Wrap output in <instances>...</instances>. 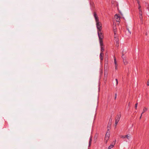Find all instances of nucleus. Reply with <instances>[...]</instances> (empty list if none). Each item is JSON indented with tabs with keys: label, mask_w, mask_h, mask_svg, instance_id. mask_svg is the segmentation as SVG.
Segmentation results:
<instances>
[{
	"label": "nucleus",
	"mask_w": 149,
	"mask_h": 149,
	"mask_svg": "<svg viewBox=\"0 0 149 149\" xmlns=\"http://www.w3.org/2000/svg\"><path fill=\"white\" fill-rule=\"evenodd\" d=\"M93 15L96 22L97 31H101L102 28V23L99 21L98 17L95 13L94 12V13Z\"/></svg>",
	"instance_id": "nucleus-1"
},
{
	"label": "nucleus",
	"mask_w": 149,
	"mask_h": 149,
	"mask_svg": "<svg viewBox=\"0 0 149 149\" xmlns=\"http://www.w3.org/2000/svg\"><path fill=\"white\" fill-rule=\"evenodd\" d=\"M110 137V132L109 131V129H108L107 131V133L106 134L105 137V142L107 143V141L108 140L109 138Z\"/></svg>",
	"instance_id": "nucleus-2"
},
{
	"label": "nucleus",
	"mask_w": 149,
	"mask_h": 149,
	"mask_svg": "<svg viewBox=\"0 0 149 149\" xmlns=\"http://www.w3.org/2000/svg\"><path fill=\"white\" fill-rule=\"evenodd\" d=\"M120 115H117L116 117L115 118V126H116L117 125V124L118 121H119L120 118Z\"/></svg>",
	"instance_id": "nucleus-3"
},
{
	"label": "nucleus",
	"mask_w": 149,
	"mask_h": 149,
	"mask_svg": "<svg viewBox=\"0 0 149 149\" xmlns=\"http://www.w3.org/2000/svg\"><path fill=\"white\" fill-rule=\"evenodd\" d=\"M97 32L99 39H102L104 36L102 33L101 32V31H98Z\"/></svg>",
	"instance_id": "nucleus-4"
},
{
	"label": "nucleus",
	"mask_w": 149,
	"mask_h": 149,
	"mask_svg": "<svg viewBox=\"0 0 149 149\" xmlns=\"http://www.w3.org/2000/svg\"><path fill=\"white\" fill-rule=\"evenodd\" d=\"M114 40H115L116 42V43L118 44V42L119 41V39L118 38L116 34V32L115 31H114Z\"/></svg>",
	"instance_id": "nucleus-5"
},
{
	"label": "nucleus",
	"mask_w": 149,
	"mask_h": 149,
	"mask_svg": "<svg viewBox=\"0 0 149 149\" xmlns=\"http://www.w3.org/2000/svg\"><path fill=\"white\" fill-rule=\"evenodd\" d=\"M116 140H115L113 142L112 144H111L108 148V149H111L112 148L113 146L116 143Z\"/></svg>",
	"instance_id": "nucleus-6"
},
{
	"label": "nucleus",
	"mask_w": 149,
	"mask_h": 149,
	"mask_svg": "<svg viewBox=\"0 0 149 149\" xmlns=\"http://www.w3.org/2000/svg\"><path fill=\"white\" fill-rule=\"evenodd\" d=\"M112 121V119L111 118L110 119L109 122V123H108V127H107L108 130V129H109V130L110 127L111 125Z\"/></svg>",
	"instance_id": "nucleus-7"
},
{
	"label": "nucleus",
	"mask_w": 149,
	"mask_h": 149,
	"mask_svg": "<svg viewBox=\"0 0 149 149\" xmlns=\"http://www.w3.org/2000/svg\"><path fill=\"white\" fill-rule=\"evenodd\" d=\"M122 58L123 59V61L124 64L126 65L127 64V62L126 61V60L125 57L122 56Z\"/></svg>",
	"instance_id": "nucleus-8"
},
{
	"label": "nucleus",
	"mask_w": 149,
	"mask_h": 149,
	"mask_svg": "<svg viewBox=\"0 0 149 149\" xmlns=\"http://www.w3.org/2000/svg\"><path fill=\"white\" fill-rule=\"evenodd\" d=\"M115 17L116 19V20L117 22H119L120 18L117 15H116L115 16Z\"/></svg>",
	"instance_id": "nucleus-9"
},
{
	"label": "nucleus",
	"mask_w": 149,
	"mask_h": 149,
	"mask_svg": "<svg viewBox=\"0 0 149 149\" xmlns=\"http://www.w3.org/2000/svg\"><path fill=\"white\" fill-rule=\"evenodd\" d=\"M107 72L106 71H105L104 72V79L106 80L107 78Z\"/></svg>",
	"instance_id": "nucleus-10"
},
{
	"label": "nucleus",
	"mask_w": 149,
	"mask_h": 149,
	"mask_svg": "<svg viewBox=\"0 0 149 149\" xmlns=\"http://www.w3.org/2000/svg\"><path fill=\"white\" fill-rule=\"evenodd\" d=\"M126 138H127L128 140H130L131 139V135L130 134H128L126 135Z\"/></svg>",
	"instance_id": "nucleus-11"
},
{
	"label": "nucleus",
	"mask_w": 149,
	"mask_h": 149,
	"mask_svg": "<svg viewBox=\"0 0 149 149\" xmlns=\"http://www.w3.org/2000/svg\"><path fill=\"white\" fill-rule=\"evenodd\" d=\"M104 54L102 52H101L100 54V56L101 60H102L103 58Z\"/></svg>",
	"instance_id": "nucleus-12"
},
{
	"label": "nucleus",
	"mask_w": 149,
	"mask_h": 149,
	"mask_svg": "<svg viewBox=\"0 0 149 149\" xmlns=\"http://www.w3.org/2000/svg\"><path fill=\"white\" fill-rule=\"evenodd\" d=\"M148 110V108L146 107H144L143 109V112H142V114L143 113H144L146 111Z\"/></svg>",
	"instance_id": "nucleus-13"
},
{
	"label": "nucleus",
	"mask_w": 149,
	"mask_h": 149,
	"mask_svg": "<svg viewBox=\"0 0 149 149\" xmlns=\"http://www.w3.org/2000/svg\"><path fill=\"white\" fill-rule=\"evenodd\" d=\"M102 39H99L100 43V46H102L103 45V41Z\"/></svg>",
	"instance_id": "nucleus-14"
},
{
	"label": "nucleus",
	"mask_w": 149,
	"mask_h": 149,
	"mask_svg": "<svg viewBox=\"0 0 149 149\" xmlns=\"http://www.w3.org/2000/svg\"><path fill=\"white\" fill-rule=\"evenodd\" d=\"M92 141V138L91 137L90 139V140H89V147H90L91 145V142Z\"/></svg>",
	"instance_id": "nucleus-15"
},
{
	"label": "nucleus",
	"mask_w": 149,
	"mask_h": 149,
	"mask_svg": "<svg viewBox=\"0 0 149 149\" xmlns=\"http://www.w3.org/2000/svg\"><path fill=\"white\" fill-rule=\"evenodd\" d=\"M126 53V52L125 51L123 50V51L122 52V54L123 57V56Z\"/></svg>",
	"instance_id": "nucleus-16"
},
{
	"label": "nucleus",
	"mask_w": 149,
	"mask_h": 149,
	"mask_svg": "<svg viewBox=\"0 0 149 149\" xmlns=\"http://www.w3.org/2000/svg\"><path fill=\"white\" fill-rule=\"evenodd\" d=\"M120 138L123 139H125L126 138V135H121L120 136Z\"/></svg>",
	"instance_id": "nucleus-17"
},
{
	"label": "nucleus",
	"mask_w": 149,
	"mask_h": 149,
	"mask_svg": "<svg viewBox=\"0 0 149 149\" xmlns=\"http://www.w3.org/2000/svg\"><path fill=\"white\" fill-rule=\"evenodd\" d=\"M114 64H115V65H117V64L116 59L115 57H114Z\"/></svg>",
	"instance_id": "nucleus-18"
},
{
	"label": "nucleus",
	"mask_w": 149,
	"mask_h": 149,
	"mask_svg": "<svg viewBox=\"0 0 149 149\" xmlns=\"http://www.w3.org/2000/svg\"><path fill=\"white\" fill-rule=\"evenodd\" d=\"M139 15H142V11L141 9H140L139 10Z\"/></svg>",
	"instance_id": "nucleus-19"
},
{
	"label": "nucleus",
	"mask_w": 149,
	"mask_h": 149,
	"mask_svg": "<svg viewBox=\"0 0 149 149\" xmlns=\"http://www.w3.org/2000/svg\"><path fill=\"white\" fill-rule=\"evenodd\" d=\"M101 51L102 52H103L104 50V48L102 47V46H101Z\"/></svg>",
	"instance_id": "nucleus-20"
},
{
	"label": "nucleus",
	"mask_w": 149,
	"mask_h": 149,
	"mask_svg": "<svg viewBox=\"0 0 149 149\" xmlns=\"http://www.w3.org/2000/svg\"><path fill=\"white\" fill-rule=\"evenodd\" d=\"M139 18L141 20H142L143 19V17L142 15H140Z\"/></svg>",
	"instance_id": "nucleus-21"
},
{
	"label": "nucleus",
	"mask_w": 149,
	"mask_h": 149,
	"mask_svg": "<svg viewBox=\"0 0 149 149\" xmlns=\"http://www.w3.org/2000/svg\"><path fill=\"white\" fill-rule=\"evenodd\" d=\"M138 105V103H136L135 105V108L136 109H137V107Z\"/></svg>",
	"instance_id": "nucleus-22"
},
{
	"label": "nucleus",
	"mask_w": 149,
	"mask_h": 149,
	"mask_svg": "<svg viewBox=\"0 0 149 149\" xmlns=\"http://www.w3.org/2000/svg\"><path fill=\"white\" fill-rule=\"evenodd\" d=\"M116 28L115 26H114L113 27V32H114V31H116Z\"/></svg>",
	"instance_id": "nucleus-23"
},
{
	"label": "nucleus",
	"mask_w": 149,
	"mask_h": 149,
	"mask_svg": "<svg viewBox=\"0 0 149 149\" xmlns=\"http://www.w3.org/2000/svg\"><path fill=\"white\" fill-rule=\"evenodd\" d=\"M117 65H115V68L116 70H117Z\"/></svg>",
	"instance_id": "nucleus-24"
},
{
	"label": "nucleus",
	"mask_w": 149,
	"mask_h": 149,
	"mask_svg": "<svg viewBox=\"0 0 149 149\" xmlns=\"http://www.w3.org/2000/svg\"><path fill=\"white\" fill-rule=\"evenodd\" d=\"M141 6H140V4H139V10H140V9H141Z\"/></svg>",
	"instance_id": "nucleus-25"
},
{
	"label": "nucleus",
	"mask_w": 149,
	"mask_h": 149,
	"mask_svg": "<svg viewBox=\"0 0 149 149\" xmlns=\"http://www.w3.org/2000/svg\"><path fill=\"white\" fill-rule=\"evenodd\" d=\"M116 85H117L118 84V80L117 79H116Z\"/></svg>",
	"instance_id": "nucleus-26"
},
{
	"label": "nucleus",
	"mask_w": 149,
	"mask_h": 149,
	"mask_svg": "<svg viewBox=\"0 0 149 149\" xmlns=\"http://www.w3.org/2000/svg\"><path fill=\"white\" fill-rule=\"evenodd\" d=\"M116 46L117 47H118V44L117 43H116Z\"/></svg>",
	"instance_id": "nucleus-27"
},
{
	"label": "nucleus",
	"mask_w": 149,
	"mask_h": 149,
	"mask_svg": "<svg viewBox=\"0 0 149 149\" xmlns=\"http://www.w3.org/2000/svg\"><path fill=\"white\" fill-rule=\"evenodd\" d=\"M147 84L148 86H149V81L148 80L147 81Z\"/></svg>",
	"instance_id": "nucleus-28"
},
{
	"label": "nucleus",
	"mask_w": 149,
	"mask_h": 149,
	"mask_svg": "<svg viewBox=\"0 0 149 149\" xmlns=\"http://www.w3.org/2000/svg\"><path fill=\"white\" fill-rule=\"evenodd\" d=\"M116 96H117V94H116L115 95V99H116Z\"/></svg>",
	"instance_id": "nucleus-29"
},
{
	"label": "nucleus",
	"mask_w": 149,
	"mask_h": 149,
	"mask_svg": "<svg viewBox=\"0 0 149 149\" xmlns=\"http://www.w3.org/2000/svg\"><path fill=\"white\" fill-rule=\"evenodd\" d=\"M137 3L139 4V5L140 4H139V3H140L139 1V0H137Z\"/></svg>",
	"instance_id": "nucleus-30"
},
{
	"label": "nucleus",
	"mask_w": 149,
	"mask_h": 149,
	"mask_svg": "<svg viewBox=\"0 0 149 149\" xmlns=\"http://www.w3.org/2000/svg\"><path fill=\"white\" fill-rule=\"evenodd\" d=\"M143 114H142V113H141V116L140 117V119H141V117H142V115Z\"/></svg>",
	"instance_id": "nucleus-31"
},
{
	"label": "nucleus",
	"mask_w": 149,
	"mask_h": 149,
	"mask_svg": "<svg viewBox=\"0 0 149 149\" xmlns=\"http://www.w3.org/2000/svg\"><path fill=\"white\" fill-rule=\"evenodd\" d=\"M128 31H129V33L130 34H131V32H130V31H129V29H128Z\"/></svg>",
	"instance_id": "nucleus-32"
},
{
	"label": "nucleus",
	"mask_w": 149,
	"mask_h": 149,
	"mask_svg": "<svg viewBox=\"0 0 149 149\" xmlns=\"http://www.w3.org/2000/svg\"><path fill=\"white\" fill-rule=\"evenodd\" d=\"M146 34V35L147 36V35H148V33H146V34Z\"/></svg>",
	"instance_id": "nucleus-33"
},
{
	"label": "nucleus",
	"mask_w": 149,
	"mask_h": 149,
	"mask_svg": "<svg viewBox=\"0 0 149 149\" xmlns=\"http://www.w3.org/2000/svg\"><path fill=\"white\" fill-rule=\"evenodd\" d=\"M146 4H147V6H149V4H148L146 3Z\"/></svg>",
	"instance_id": "nucleus-34"
},
{
	"label": "nucleus",
	"mask_w": 149,
	"mask_h": 149,
	"mask_svg": "<svg viewBox=\"0 0 149 149\" xmlns=\"http://www.w3.org/2000/svg\"><path fill=\"white\" fill-rule=\"evenodd\" d=\"M130 103L129 102V104H128V105H130Z\"/></svg>",
	"instance_id": "nucleus-35"
},
{
	"label": "nucleus",
	"mask_w": 149,
	"mask_h": 149,
	"mask_svg": "<svg viewBox=\"0 0 149 149\" xmlns=\"http://www.w3.org/2000/svg\"><path fill=\"white\" fill-rule=\"evenodd\" d=\"M92 5H93V3Z\"/></svg>",
	"instance_id": "nucleus-36"
},
{
	"label": "nucleus",
	"mask_w": 149,
	"mask_h": 149,
	"mask_svg": "<svg viewBox=\"0 0 149 149\" xmlns=\"http://www.w3.org/2000/svg\"><path fill=\"white\" fill-rule=\"evenodd\" d=\"M91 5H92V4L91 3Z\"/></svg>",
	"instance_id": "nucleus-37"
}]
</instances>
